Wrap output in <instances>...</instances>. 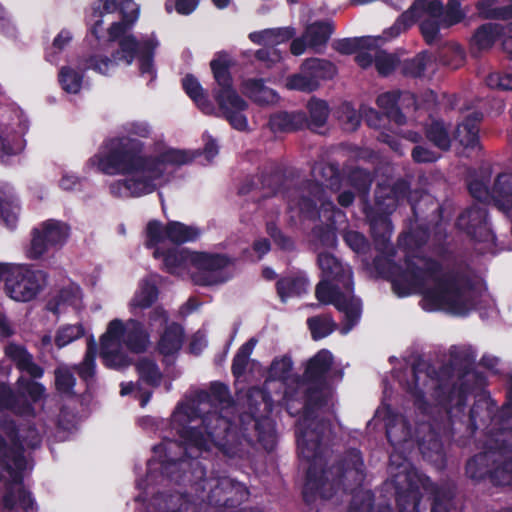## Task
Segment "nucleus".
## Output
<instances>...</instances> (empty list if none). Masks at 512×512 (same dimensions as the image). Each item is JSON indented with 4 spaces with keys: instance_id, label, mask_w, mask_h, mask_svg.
I'll return each mask as SVG.
<instances>
[{
    "instance_id": "1",
    "label": "nucleus",
    "mask_w": 512,
    "mask_h": 512,
    "mask_svg": "<svg viewBox=\"0 0 512 512\" xmlns=\"http://www.w3.org/2000/svg\"><path fill=\"white\" fill-rule=\"evenodd\" d=\"M127 137L110 140L105 148L89 160V165L107 175L123 177L109 184L110 194L117 198H139L152 194L169 182L173 169L192 161L197 152L163 147L143 156V143L132 136L146 138L151 128L144 121L124 125Z\"/></svg>"
},
{
    "instance_id": "2",
    "label": "nucleus",
    "mask_w": 512,
    "mask_h": 512,
    "mask_svg": "<svg viewBox=\"0 0 512 512\" xmlns=\"http://www.w3.org/2000/svg\"><path fill=\"white\" fill-rule=\"evenodd\" d=\"M234 411L228 389L220 383L213 384L209 392L200 393L197 399L181 402L172 414L171 428L182 443L169 441L155 447L163 472L172 476L179 468L188 466L178 457L182 450L191 458L214 449L234 455L231 445L236 435L229 419Z\"/></svg>"
},
{
    "instance_id": "3",
    "label": "nucleus",
    "mask_w": 512,
    "mask_h": 512,
    "mask_svg": "<svg viewBox=\"0 0 512 512\" xmlns=\"http://www.w3.org/2000/svg\"><path fill=\"white\" fill-rule=\"evenodd\" d=\"M390 277L393 289L400 297L421 292V305L427 311L441 310L461 315L475 305V292L470 287L439 275L436 264L424 259L408 260L405 271L393 266Z\"/></svg>"
},
{
    "instance_id": "4",
    "label": "nucleus",
    "mask_w": 512,
    "mask_h": 512,
    "mask_svg": "<svg viewBox=\"0 0 512 512\" xmlns=\"http://www.w3.org/2000/svg\"><path fill=\"white\" fill-rule=\"evenodd\" d=\"M333 362L328 350L319 351L307 364L304 379L297 382L296 396L305 405L323 402L329 395L328 372ZM328 431V425L317 418H311L309 407L297 426V445L300 455L314 465L319 457V441Z\"/></svg>"
},
{
    "instance_id": "5",
    "label": "nucleus",
    "mask_w": 512,
    "mask_h": 512,
    "mask_svg": "<svg viewBox=\"0 0 512 512\" xmlns=\"http://www.w3.org/2000/svg\"><path fill=\"white\" fill-rule=\"evenodd\" d=\"M324 279L317 285L316 297L320 302L332 303L342 314L341 334L345 335L361 317V302L352 294V271L327 253L318 256Z\"/></svg>"
},
{
    "instance_id": "6",
    "label": "nucleus",
    "mask_w": 512,
    "mask_h": 512,
    "mask_svg": "<svg viewBox=\"0 0 512 512\" xmlns=\"http://www.w3.org/2000/svg\"><path fill=\"white\" fill-rule=\"evenodd\" d=\"M110 39L103 42L99 47L92 50L81 61L84 69H90L101 75H108L116 65L124 63L130 65L135 57L139 62V70L148 81L155 78L156 72L153 64V52L159 46V41L154 34L146 36L141 42L136 41L133 36L120 38L119 50L111 52L109 57Z\"/></svg>"
},
{
    "instance_id": "7",
    "label": "nucleus",
    "mask_w": 512,
    "mask_h": 512,
    "mask_svg": "<svg viewBox=\"0 0 512 512\" xmlns=\"http://www.w3.org/2000/svg\"><path fill=\"white\" fill-rule=\"evenodd\" d=\"M457 1L451 0L444 10L441 2L437 0L417 1L408 11L404 12L385 32V38L390 39L400 35L414 24L416 19L423 18L420 24L421 33L428 44L439 38L440 28L450 27L464 18Z\"/></svg>"
},
{
    "instance_id": "8",
    "label": "nucleus",
    "mask_w": 512,
    "mask_h": 512,
    "mask_svg": "<svg viewBox=\"0 0 512 512\" xmlns=\"http://www.w3.org/2000/svg\"><path fill=\"white\" fill-rule=\"evenodd\" d=\"M148 343L149 336L139 321L113 319L100 338V355L107 367L122 368L131 361L129 351L141 352Z\"/></svg>"
},
{
    "instance_id": "9",
    "label": "nucleus",
    "mask_w": 512,
    "mask_h": 512,
    "mask_svg": "<svg viewBox=\"0 0 512 512\" xmlns=\"http://www.w3.org/2000/svg\"><path fill=\"white\" fill-rule=\"evenodd\" d=\"M230 65V56L223 52L216 54L211 61L210 66L218 85V88L214 91V97L229 123L237 130H245L248 123L243 112L247 109L248 104L232 87L229 73Z\"/></svg>"
},
{
    "instance_id": "10",
    "label": "nucleus",
    "mask_w": 512,
    "mask_h": 512,
    "mask_svg": "<svg viewBox=\"0 0 512 512\" xmlns=\"http://www.w3.org/2000/svg\"><path fill=\"white\" fill-rule=\"evenodd\" d=\"M508 435H511L509 445H512V431H503L496 440L503 446H490L484 453L476 455L467 463L466 471L469 477L480 479L490 474L496 484H512V460H509V451L505 444L508 441Z\"/></svg>"
},
{
    "instance_id": "11",
    "label": "nucleus",
    "mask_w": 512,
    "mask_h": 512,
    "mask_svg": "<svg viewBox=\"0 0 512 512\" xmlns=\"http://www.w3.org/2000/svg\"><path fill=\"white\" fill-rule=\"evenodd\" d=\"M3 280L6 296L19 303L34 300L46 286V274L24 263H9Z\"/></svg>"
},
{
    "instance_id": "12",
    "label": "nucleus",
    "mask_w": 512,
    "mask_h": 512,
    "mask_svg": "<svg viewBox=\"0 0 512 512\" xmlns=\"http://www.w3.org/2000/svg\"><path fill=\"white\" fill-rule=\"evenodd\" d=\"M0 468L9 479L3 502L6 508L13 512H32L34 502L21 482V471L24 468V458L20 454L8 455V451L0 439Z\"/></svg>"
},
{
    "instance_id": "13",
    "label": "nucleus",
    "mask_w": 512,
    "mask_h": 512,
    "mask_svg": "<svg viewBox=\"0 0 512 512\" xmlns=\"http://www.w3.org/2000/svg\"><path fill=\"white\" fill-rule=\"evenodd\" d=\"M69 226L59 220L49 219L39 223L31 230L30 242L24 249L29 260H39L50 249L62 247L69 237Z\"/></svg>"
},
{
    "instance_id": "14",
    "label": "nucleus",
    "mask_w": 512,
    "mask_h": 512,
    "mask_svg": "<svg viewBox=\"0 0 512 512\" xmlns=\"http://www.w3.org/2000/svg\"><path fill=\"white\" fill-rule=\"evenodd\" d=\"M391 475L396 489L398 490V503L402 505V497H409L415 506L417 493L420 489L425 491L431 487L429 478L418 473V471L396 451L390 456Z\"/></svg>"
},
{
    "instance_id": "15",
    "label": "nucleus",
    "mask_w": 512,
    "mask_h": 512,
    "mask_svg": "<svg viewBox=\"0 0 512 512\" xmlns=\"http://www.w3.org/2000/svg\"><path fill=\"white\" fill-rule=\"evenodd\" d=\"M193 281L198 285L215 286L227 282L233 276V259L225 254L197 252Z\"/></svg>"
},
{
    "instance_id": "16",
    "label": "nucleus",
    "mask_w": 512,
    "mask_h": 512,
    "mask_svg": "<svg viewBox=\"0 0 512 512\" xmlns=\"http://www.w3.org/2000/svg\"><path fill=\"white\" fill-rule=\"evenodd\" d=\"M29 129V121L22 112L9 123L0 124V160L5 161L11 156L22 153L26 147L25 134Z\"/></svg>"
},
{
    "instance_id": "17",
    "label": "nucleus",
    "mask_w": 512,
    "mask_h": 512,
    "mask_svg": "<svg viewBox=\"0 0 512 512\" xmlns=\"http://www.w3.org/2000/svg\"><path fill=\"white\" fill-rule=\"evenodd\" d=\"M294 35V28L280 27L251 32L248 38L254 44L266 46V48L257 51L256 57L267 63V65H270L281 59L280 53L274 47L287 42L292 39Z\"/></svg>"
},
{
    "instance_id": "18",
    "label": "nucleus",
    "mask_w": 512,
    "mask_h": 512,
    "mask_svg": "<svg viewBox=\"0 0 512 512\" xmlns=\"http://www.w3.org/2000/svg\"><path fill=\"white\" fill-rule=\"evenodd\" d=\"M332 26L328 22H315L306 27L304 34L291 43V53L302 55L307 48L318 52L327 43L332 34Z\"/></svg>"
},
{
    "instance_id": "19",
    "label": "nucleus",
    "mask_w": 512,
    "mask_h": 512,
    "mask_svg": "<svg viewBox=\"0 0 512 512\" xmlns=\"http://www.w3.org/2000/svg\"><path fill=\"white\" fill-rule=\"evenodd\" d=\"M458 226L479 241H494V235L487 225V215L484 208L474 206L465 211L458 219Z\"/></svg>"
},
{
    "instance_id": "20",
    "label": "nucleus",
    "mask_w": 512,
    "mask_h": 512,
    "mask_svg": "<svg viewBox=\"0 0 512 512\" xmlns=\"http://www.w3.org/2000/svg\"><path fill=\"white\" fill-rule=\"evenodd\" d=\"M197 251L187 248H170L161 253L158 260H161L163 268L177 276H186L190 273L191 267L195 268Z\"/></svg>"
},
{
    "instance_id": "21",
    "label": "nucleus",
    "mask_w": 512,
    "mask_h": 512,
    "mask_svg": "<svg viewBox=\"0 0 512 512\" xmlns=\"http://www.w3.org/2000/svg\"><path fill=\"white\" fill-rule=\"evenodd\" d=\"M18 391L20 393L19 396H15L12 392L13 396V407H0V409H10L14 413L21 415H30L32 413V407L30 404L24 402L22 397L27 395L33 402L40 401L45 395V388L38 382L26 379L24 377H20L18 379Z\"/></svg>"
},
{
    "instance_id": "22",
    "label": "nucleus",
    "mask_w": 512,
    "mask_h": 512,
    "mask_svg": "<svg viewBox=\"0 0 512 512\" xmlns=\"http://www.w3.org/2000/svg\"><path fill=\"white\" fill-rule=\"evenodd\" d=\"M327 170L329 174V182L326 184L322 183L312 185L310 193L320 203V217L332 220V217L326 214L333 212L335 215L342 216L340 211H334L333 203L327 200L328 194L339 191V176L332 167H327Z\"/></svg>"
},
{
    "instance_id": "23",
    "label": "nucleus",
    "mask_w": 512,
    "mask_h": 512,
    "mask_svg": "<svg viewBox=\"0 0 512 512\" xmlns=\"http://www.w3.org/2000/svg\"><path fill=\"white\" fill-rule=\"evenodd\" d=\"M20 215V205L12 187L0 183V223L9 230L17 227Z\"/></svg>"
},
{
    "instance_id": "24",
    "label": "nucleus",
    "mask_w": 512,
    "mask_h": 512,
    "mask_svg": "<svg viewBox=\"0 0 512 512\" xmlns=\"http://www.w3.org/2000/svg\"><path fill=\"white\" fill-rule=\"evenodd\" d=\"M192 503L183 495H168L158 493L154 495L145 507L144 512H193Z\"/></svg>"
},
{
    "instance_id": "25",
    "label": "nucleus",
    "mask_w": 512,
    "mask_h": 512,
    "mask_svg": "<svg viewBox=\"0 0 512 512\" xmlns=\"http://www.w3.org/2000/svg\"><path fill=\"white\" fill-rule=\"evenodd\" d=\"M512 33V22L507 28L500 24L487 23L480 26L471 38V46L478 51L490 49L495 41L506 33Z\"/></svg>"
},
{
    "instance_id": "26",
    "label": "nucleus",
    "mask_w": 512,
    "mask_h": 512,
    "mask_svg": "<svg viewBox=\"0 0 512 512\" xmlns=\"http://www.w3.org/2000/svg\"><path fill=\"white\" fill-rule=\"evenodd\" d=\"M158 298L157 281L155 277H147L140 281L137 290L128 306L132 313L150 307Z\"/></svg>"
},
{
    "instance_id": "27",
    "label": "nucleus",
    "mask_w": 512,
    "mask_h": 512,
    "mask_svg": "<svg viewBox=\"0 0 512 512\" xmlns=\"http://www.w3.org/2000/svg\"><path fill=\"white\" fill-rule=\"evenodd\" d=\"M118 8L120 9L123 20L112 23L108 28V36L111 41L128 36L126 34L127 29L139 16V6L133 0H122Z\"/></svg>"
},
{
    "instance_id": "28",
    "label": "nucleus",
    "mask_w": 512,
    "mask_h": 512,
    "mask_svg": "<svg viewBox=\"0 0 512 512\" xmlns=\"http://www.w3.org/2000/svg\"><path fill=\"white\" fill-rule=\"evenodd\" d=\"M169 242V230L168 223L163 224L157 220H151L147 223L145 228V245L153 249V256L155 259H159L162 250V246Z\"/></svg>"
},
{
    "instance_id": "29",
    "label": "nucleus",
    "mask_w": 512,
    "mask_h": 512,
    "mask_svg": "<svg viewBox=\"0 0 512 512\" xmlns=\"http://www.w3.org/2000/svg\"><path fill=\"white\" fill-rule=\"evenodd\" d=\"M83 69L82 61L69 63L60 68L58 79L65 92L78 94L81 91L84 82Z\"/></svg>"
},
{
    "instance_id": "30",
    "label": "nucleus",
    "mask_w": 512,
    "mask_h": 512,
    "mask_svg": "<svg viewBox=\"0 0 512 512\" xmlns=\"http://www.w3.org/2000/svg\"><path fill=\"white\" fill-rule=\"evenodd\" d=\"M5 354L21 371L27 372L33 378L42 377L43 370L33 362L32 356L23 346L11 343L6 346Z\"/></svg>"
},
{
    "instance_id": "31",
    "label": "nucleus",
    "mask_w": 512,
    "mask_h": 512,
    "mask_svg": "<svg viewBox=\"0 0 512 512\" xmlns=\"http://www.w3.org/2000/svg\"><path fill=\"white\" fill-rule=\"evenodd\" d=\"M242 87L243 92L259 105H274L279 101L277 92L267 87L261 80H247Z\"/></svg>"
},
{
    "instance_id": "32",
    "label": "nucleus",
    "mask_w": 512,
    "mask_h": 512,
    "mask_svg": "<svg viewBox=\"0 0 512 512\" xmlns=\"http://www.w3.org/2000/svg\"><path fill=\"white\" fill-rule=\"evenodd\" d=\"M0 431L5 433L11 441H18L22 446L34 448L40 444V435L35 429H15L12 422H9L2 411H0Z\"/></svg>"
},
{
    "instance_id": "33",
    "label": "nucleus",
    "mask_w": 512,
    "mask_h": 512,
    "mask_svg": "<svg viewBox=\"0 0 512 512\" xmlns=\"http://www.w3.org/2000/svg\"><path fill=\"white\" fill-rule=\"evenodd\" d=\"M405 100L414 102V98L410 94L401 96L396 92H387L378 97L377 104L386 112L387 116L393 119L397 124H403L405 118L399 111V105H403Z\"/></svg>"
},
{
    "instance_id": "34",
    "label": "nucleus",
    "mask_w": 512,
    "mask_h": 512,
    "mask_svg": "<svg viewBox=\"0 0 512 512\" xmlns=\"http://www.w3.org/2000/svg\"><path fill=\"white\" fill-rule=\"evenodd\" d=\"M182 86L187 95L206 114L214 111L212 103L205 94L200 82L193 75H186L182 80Z\"/></svg>"
},
{
    "instance_id": "35",
    "label": "nucleus",
    "mask_w": 512,
    "mask_h": 512,
    "mask_svg": "<svg viewBox=\"0 0 512 512\" xmlns=\"http://www.w3.org/2000/svg\"><path fill=\"white\" fill-rule=\"evenodd\" d=\"M481 120V114L474 112L465 122L457 127L455 139L465 148H475L478 145V129L476 123Z\"/></svg>"
},
{
    "instance_id": "36",
    "label": "nucleus",
    "mask_w": 512,
    "mask_h": 512,
    "mask_svg": "<svg viewBox=\"0 0 512 512\" xmlns=\"http://www.w3.org/2000/svg\"><path fill=\"white\" fill-rule=\"evenodd\" d=\"M49 306L55 313L64 311L65 306H71L74 310H80L83 306L80 287L72 284L63 288L56 297L55 306L52 303H49Z\"/></svg>"
},
{
    "instance_id": "37",
    "label": "nucleus",
    "mask_w": 512,
    "mask_h": 512,
    "mask_svg": "<svg viewBox=\"0 0 512 512\" xmlns=\"http://www.w3.org/2000/svg\"><path fill=\"white\" fill-rule=\"evenodd\" d=\"M493 195L498 209L512 216V175L499 177Z\"/></svg>"
},
{
    "instance_id": "38",
    "label": "nucleus",
    "mask_w": 512,
    "mask_h": 512,
    "mask_svg": "<svg viewBox=\"0 0 512 512\" xmlns=\"http://www.w3.org/2000/svg\"><path fill=\"white\" fill-rule=\"evenodd\" d=\"M183 342L182 328L176 323H170L159 341V350L164 355H172L179 351Z\"/></svg>"
},
{
    "instance_id": "39",
    "label": "nucleus",
    "mask_w": 512,
    "mask_h": 512,
    "mask_svg": "<svg viewBox=\"0 0 512 512\" xmlns=\"http://www.w3.org/2000/svg\"><path fill=\"white\" fill-rule=\"evenodd\" d=\"M386 433L393 446L406 443L411 437V432L407 426L406 420L400 415L389 416L387 418Z\"/></svg>"
},
{
    "instance_id": "40",
    "label": "nucleus",
    "mask_w": 512,
    "mask_h": 512,
    "mask_svg": "<svg viewBox=\"0 0 512 512\" xmlns=\"http://www.w3.org/2000/svg\"><path fill=\"white\" fill-rule=\"evenodd\" d=\"M302 70L318 83L320 80L330 79L336 74V68L331 62L318 58L304 61Z\"/></svg>"
},
{
    "instance_id": "41",
    "label": "nucleus",
    "mask_w": 512,
    "mask_h": 512,
    "mask_svg": "<svg viewBox=\"0 0 512 512\" xmlns=\"http://www.w3.org/2000/svg\"><path fill=\"white\" fill-rule=\"evenodd\" d=\"M436 69L434 58L426 52L420 53L413 59L407 61L404 71L413 77H422L433 73Z\"/></svg>"
},
{
    "instance_id": "42",
    "label": "nucleus",
    "mask_w": 512,
    "mask_h": 512,
    "mask_svg": "<svg viewBox=\"0 0 512 512\" xmlns=\"http://www.w3.org/2000/svg\"><path fill=\"white\" fill-rule=\"evenodd\" d=\"M169 242L182 244L196 240L201 235V230L194 225H186L178 221L168 223Z\"/></svg>"
},
{
    "instance_id": "43",
    "label": "nucleus",
    "mask_w": 512,
    "mask_h": 512,
    "mask_svg": "<svg viewBox=\"0 0 512 512\" xmlns=\"http://www.w3.org/2000/svg\"><path fill=\"white\" fill-rule=\"evenodd\" d=\"M307 285V280L303 276L287 277L277 283V290L281 300L285 302L289 298L305 293Z\"/></svg>"
},
{
    "instance_id": "44",
    "label": "nucleus",
    "mask_w": 512,
    "mask_h": 512,
    "mask_svg": "<svg viewBox=\"0 0 512 512\" xmlns=\"http://www.w3.org/2000/svg\"><path fill=\"white\" fill-rule=\"evenodd\" d=\"M498 0H479L477 2V10L481 17L486 19H512V5L497 7Z\"/></svg>"
},
{
    "instance_id": "45",
    "label": "nucleus",
    "mask_w": 512,
    "mask_h": 512,
    "mask_svg": "<svg viewBox=\"0 0 512 512\" xmlns=\"http://www.w3.org/2000/svg\"><path fill=\"white\" fill-rule=\"evenodd\" d=\"M470 381H476L477 386L483 385L482 378H479L476 373L474 372H467L464 375V382L461 384V387L454 388L452 392L449 394L447 399L445 400L446 405L450 406L452 409L453 407L460 408L464 405L465 400V393L470 389L466 386V384Z\"/></svg>"
},
{
    "instance_id": "46",
    "label": "nucleus",
    "mask_w": 512,
    "mask_h": 512,
    "mask_svg": "<svg viewBox=\"0 0 512 512\" xmlns=\"http://www.w3.org/2000/svg\"><path fill=\"white\" fill-rule=\"evenodd\" d=\"M85 331L81 324H68L61 326L54 337L57 348H63L84 335Z\"/></svg>"
},
{
    "instance_id": "47",
    "label": "nucleus",
    "mask_w": 512,
    "mask_h": 512,
    "mask_svg": "<svg viewBox=\"0 0 512 512\" xmlns=\"http://www.w3.org/2000/svg\"><path fill=\"white\" fill-rule=\"evenodd\" d=\"M73 34L68 29H62L54 38L51 47L46 52V59L50 63H57L59 61V54L64 50L72 41Z\"/></svg>"
},
{
    "instance_id": "48",
    "label": "nucleus",
    "mask_w": 512,
    "mask_h": 512,
    "mask_svg": "<svg viewBox=\"0 0 512 512\" xmlns=\"http://www.w3.org/2000/svg\"><path fill=\"white\" fill-rule=\"evenodd\" d=\"M308 326L312 337L314 339H321L335 330L336 323L329 316H321L308 319Z\"/></svg>"
},
{
    "instance_id": "49",
    "label": "nucleus",
    "mask_w": 512,
    "mask_h": 512,
    "mask_svg": "<svg viewBox=\"0 0 512 512\" xmlns=\"http://www.w3.org/2000/svg\"><path fill=\"white\" fill-rule=\"evenodd\" d=\"M285 87L289 90L311 92L319 87V83L301 69L300 73L286 79Z\"/></svg>"
},
{
    "instance_id": "50",
    "label": "nucleus",
    "mask_w": 512,
    "mask_h": 512,
    "mask_svg": "<svg viewBox=\"0 0 512 512\" xmlns=\"http://www.w3.org/2000/svg\"><path fill=\"white\" fill-rule=\"evenodd\" d=\"M95 357H96V344L93 338H90L87 345V351L83 362L78 367L80 377L89 381L95 374Z\"/></svg>"
},
{
    "instance_id": "51",
    "label": "nucleus",
    "mask_w": 512,
    "mask_h": 512,
    "mask_svg": "<svg viewBox=\"0 0 512 512\" xmlns=\"http://www.w3.org/2000/svg\"><path fill=\"white\" fill-rule=\"evenodd\" d=\"M428 139L437 147L447 150L451 144V138L443 122H433L427 130Z\"/></svg>"
},
{
    "instance_id": "52",
    "label": "nucleus",
    "mask_w": 512,
    "mask_h": 512,
    "mask_svg": "<svg viewBox=\"0 0 512 512\" xmlns=\"http://www.w3.org/2000/svg\"><path fill=\"white\" fill-rule=\"evenodd\" d=\"M379 39L375 38V46L370 47L375 53V66L377 71L382 75H388L396 66V59L379 49Z\"/></svg>"
},
{
    "instance_id": "53",
    "label": "nucleus",
    "mask_w": 512,
    "mask_h": 512,
    "mask_svg": "<svg viewBox=\"0 0 512 512\" xmlns=\"http://www.w3.org/2000/svg\"><path fill=\"white\" fill-rule=\"evenodd\" d=\"M256 340L250 339L245 344H243L237 354L234 357L233 365H232V371L234 375L240 376L245 371V368L248 364L250 355L255 348Z\"/></svg>"
},
{
    "instance_id": "54",
    "label": "nucleus",
    "mask_w": 512,
    "mask_h": 512,
    "mask_svg": "<svg viewBox=\"0 0 512 512\" xmlns=\"http://www.w3.org/2000/svg\"><path fill=\"white\" fill-rule=\"evenodd\" d=\"M375 46L374 37H361L353 39H344L336 43V49L343 54H351L361 48H369Z\"/></svg>"
},
{
    "instance_id": "55",
    "label": "nucleus",
    "mask_w": 512,
    "mask_h": 512,
    "mask_svg": "<svg viewBox=\"0 0 512 512\" xmlns=\"http://www.w3.org/2000/svg\"><path fill=\"white\" fill-rule=\"evenodd\" d=\"M298 121L296 115L289 114L287 112H277L271 115L269 120V126L274 132H285L293 130Z\"/></svg>"
},
{
    "instance_id": "56",
    "label": "nucleus",
    "mask_w": 512,
    "mask_h": 512,
    "mask_svg": "<svg viewBox=\"0 0 512 512\" xmlns=\"http://www.w3.org/2000/svg\"><path fill=\"white\" fill-rule=\"evenodd\" d=\"M308 110L311 119V125L321 127L326 122L329 115V108L325 101L312 99L308 103Z\"/></svg>"
},
{
    "instance_id": "57",
    "label": "nucleus",
    "mask_w": 512,
    "mask_h": 512,
    "mask_svg": "<svg viewBox=\"0 0 512 512\" xmlns=\"http://www.w3.org/2000/svg\"><path fill=\"white\" fill-rule=\"evenodd\" d=\"M292 369V362L289 357L276 358L269 369V378L286 381Z\"/></svg>"
},
{
    "instance_id": "58",
    "label": "nucleus",
    "mask_w": 512,
    "mask_h": 512,
    "mask_svg": "<svg viewBox=\"0 0 512 512\" xmlns=\"http://www.w3.org/2000/svg\"><path fill=\"white\" fill-rule=\"evenodd\" d=\"M371 182L370 174L363 169L352 171L347 179V184L359 193H366L370 188Z\"/></svg>"
},
{
    "instance_id": "59",
    "label": "nucleus",
    "mask_w": 512,
    "mask_h": 512,
    "mask_svg": "<svg viewBox=\"0 0 512 512\" xmlns=\"http://www.w3.org/2000/svg\"><path fill=\"white\" fill-rule=\"evenodd\" d=\"M137 370L141 379L156 385L160 380V372L154 362L148 359H142L137 364Z\"/></svg>"
},
{
    "instance_id": "60",
    "label": "nucleus",
    "mask_w": 512,
    "mask_h": 512,
    "mask_svg": "<svg viewBox=\"0 0 512 512\" xmlns=\"http://www.w3.org/2000/svg\"><path fill=\"white\" fill-rule=\"evenodd\" d=\"M362 465L363 462L360 453L356 450L351 451L350 459L345 468L343 477H354L356 480L360 481L362 478Z\"/></svg>"
},
{
    "instance_id": "61",
    "label": "nucleus",
    "mask_w": 512,
    "mask_h": 512,
    "mask_svg": "<svg viewBox=\"0 0 512 512\" xmlns=\"http://www.w3.org/2000/svg\"><path fill=\"white\" fill-rule=\"evenodd\" d=\"M57 388L62 392H70L74 386L75 378L67 367H59L55 371Z\"/></svg>"
},
{
    "instance_id": "62",
    "label": "nucleus",
    "mask_w": 512,
    "mask_h": 512,
    "mask_svg": "<svg viewBox=\"0 0 512 512\" xmlns=\"http://www.w3.org/2000/svg\"><path fill=\"white\" fill-rule=\"evenodd\" d=\"M486 84L490 88L512 90V74L490 73L486 78Z\"/></svg>"
},
{
    "instance_id": "63",
    "label": "nucleus",
    "mask_w": 512,
    "mask_h": 512,
    "mask_svg": "<svg viewBox=\"0 0 512 512\" xmlns=\"http://www.w3.org/2000/svg\"><path fill=\"white\" fill-rule=\"evenodd\" d=\"M340 118L348 131H354L360 124L359 114L348 104L342 106Z\"/></svg>"
},
{
    "instance_id": "64",
    "label": "nucleus",
    "mask_w": 512,
    "mask_h": 512,
    "mask_svg": "<svg viewBox=\"0 0 512 512\" xmlns=\"http://www.w3.org/2000/svg\"><path fill=\"white\" fill-rule=\"evenodd\" d=\"M168 315L162 307H155L148 318V326L151 330H159L168 326Z\"/></svg>"
}]
</instances>
